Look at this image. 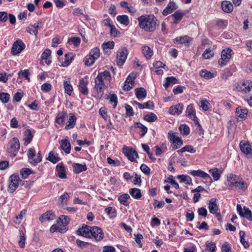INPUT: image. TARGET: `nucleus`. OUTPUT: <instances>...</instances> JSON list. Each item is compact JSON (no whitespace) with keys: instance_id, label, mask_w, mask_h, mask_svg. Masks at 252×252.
<instances>
[{"instance_id":"1","label":"nucleus","mask_w":252,"mask_h":252,"mask_svg":"<svg viewBox=\"0 0 252 252\" xmlns=\"http://www.w3.org/2000/svg\"><path fill=\"white\" fill-rule=\"evenodd\" d=\"M141 29L147 32H153L156 30L157 19L154 15H144L137 19Z\"/></svg>"},{"instance_id":"2","label":"nucleus","mask_w":252,"mask_h":252,"mask_svg":"<svg viewBox=\"0 0 252 252\" xmlns=\"http://www.w3.org/2000/svg\"><path fill=\"white\" fill-rule=\"evenodd\" d=\"M226 185L233 190L245 191L248 189V184L242 179H238L235 174H230L227 177Z\"/></svg>"},{"instance_id":"3","label":"nucleus","mask_w":252,"mask_h":252,"mask_svg":"<svg viewBox=\"0 0 252 252\" xmlns=\"http://www.w3.org/2000/svg\"><path fill=\"white\" fill-rule=\"evenodd\" d=\"M24 184L23 181L20 179L18 174H13L8 179V191L12 193L20 185Z\"/></svg>"},{"instance_id":"4","label":"nucleus","mask_w":252,"mask_h":252,"mask_svg":"<svg viewBox=\"0 0 252 252\" xmlns=\"http://www.w3.org/2000/svg\"><path fill=\"white\" fill-rule=\"evenodd\" d=\"M100 50L98 48L95 47L93 48L87 55L84 60L85 64L87 66H90L93 65L95 61L100 56Z\"/></svg>"},{"instance_id":"5","label":"nucleus","mask_w":252,"mask_h":252,"mask_svg":"<svg viewBox=\"0 0 252 252\" xmlns=\"http://www.w3.org/2000/svg\"><path fill=\"white\" fill-rule=\"evenodd\" d=\"M232 50L230 48L223 49L221 53V58L218 61L219 64L223 67L227 64L233 54Z\"/></svg>"},{"instance_id":"6","label":"nucleus","mask_w":252,"mask_h":252,"mask_svg":"<svg viewBox=\"0 0 252 252\" xmlns=\"http://www.w3.org/2000/svg\"><path fill=\"white\" fill-rule=\"evenodd\" d=\"M107 88V86L95 78L94 86L95 92L93 96L97 99H100L103 95L104 90Z\"/></svg>"},{"instance_id":"7","label":"nucleus","mask_w":252,"mask_h":252,"mask_svg":"<svg viewBox=\"0 0 252 252\" xmlns=\"http://www.w3.org/2000/svg\"><path fill=\"white\" fill-rule=\"evenodd\" d=\"M168 138L171 142L172 147L174 150L179 148L183 144L182 138L177 136V133L174 132L172 131H169L168 132Z\"/></svg>"},{"instance_id":"8","label":"nucleus","mask_w":252,"mask_h":252,"mask_svg":"<svg viewBox=\"0 0 252 252\" xmlns=\"http://www.w3.org/2000/svg\"><path fill=\"white\" fill-rule=\"evenodd\" d=\"M9 147L7 148V152L10 156L15 157L20 148L19 140L16 137L13 138L9 142Z\"/></svg>"},{"instance_id":"9","label":"nucleus","mask_w":252,"mask_h":252,"mask_svg":"<svg viewBox=\"0 0 252 252\" xmlns=\"http://www.w3.org/2000/svg\"><path fill=\"white\" fill-rule=\"evenodd\" d=\"M104 234L101 228L98 226H92L90 238L93 241L99 242L104 238Z\"/></svg>"},{"instance_id":"10","label":"nucleus","mask_w":252,"mask_h":252,"mask_svg":"<svg viewBox=\"0 0 252 252\" xmlns=\"http://www.w3.org/2000/svg\"><path fill=\"white\" fill-rule=\"evenodd\" d=\"M235 89L240 92L248 93L252 90V81L246 80L243 82L237 83L235 85Z\"/></svg>"},{"instance_id":"11","label":"nucleus","mask_w":252,"mask_h":252,"mask_svg":"<svg viewBox=\"0 0 252 252\" xmlns=\"http://www.w3.org/2000/svg\"><path fill=\"white\" fill-rule=\"evenodd\" d=\"M186 115L193 120L196 125H198V127L200 128L201 127V125H200L198 119L196 116L195 110L194 109L193 105L192 104H190L189 105L186 110Z\"/></svg>"},{"instance_id":"12","label":"nucleus","mask_w":252,"mask_h":252,"mask_svg":"<svg viewBox=\"0 0 252 252\" xmlns=\"http://www.w3.org/2000/svg\"><path fill=\"white\" fill-rule=\"evenodd\" d=\"M95 79L100 81L102 83L108 87L111 80V76L108 71L105 70L103 72H99Z\"/></svg>"},{"instance_id":"13","label":"nucleus","mask_w":252,"mask_h":252,"mask_svg":"<svg viewBox=\"0 0 252 252\" xmlns=\"http://www.w3.org/2000/svg\"><path fill=\"white\" fill-rule=\"evenodd\" d=\"M25 44L21 40H17L13 44L11 54L13 55L19 54L25 49Z\"/></svg>"},{"instance_id":"14","label":"nucleus","mask_w":252,"mask_h":252,"mask_svg":"<svg viewBox=\"0 0 252 252\" xmlns=\"http://www.w3.org/2000/svg\"><path fill=\"white\" fill-rule=\"evenodd\" d=\"M128 51L126 48H124L121 51H119L117 54V63L119 66L124 64L127 59Z\"/></svg>"},{"instance_id":"15","label":"nucleus","mask_w":252,"mask_h":252,"mask_svg":"<svg viewBox=\"0 0 252 252\" xmlns=\"http://www.w3.org/2000/svg\"><path fill=\"white\" fill-rule=\"evenodd\" d=\"M89 84V81L87 77L81 78L79 80L78 85V89L79 92L85 95H87L89 94V90L87 86Z\"/></svg>"},{"instance_id":"16","label":"nucleus","mask_w":252,"mask_h":252,"mask_svg":"<svg viewBox=\"0 0 252 252\" xmlns=\"http://www.w3.org/2000/svg\"><path fill=\"white\" fill-rule=\"evenodd\" d=\"M135 78L136 75L134 73H130L128 76L126 80L125 81L123 86V90L124 91H128L133 88Z\"/></svg>"},{"instance_id":"17","label":"nucleus","mask_w":252,"mask_h":252,"mask_svg":"<svg viewBox=\"0 0 252 252\" xmlns=\"http://www.w3.org/2000/svg\"><path fill=\"white\" fill-rule=\"evenodd\" d=\"M123 152L125 155L131 161H134L135 158H138L137 152L132 148L125 147L123 149Z\"/></svg>"},{"instance_id":"18","label":"nucleus","mask_w":252,"mask_h":252,"mask_svg":"<svg viewBox=\"0 0 252 252\" xmlns=\"http://www.w3.org/2000/svg\"><path fill=\"white\" fill-rule=\"evenodd\" d=\"M43 24L42 21H40L34 24H30L26 29V31L28 32L31 34H34L37 36L38 33V29L41 28Z\"/></svg>"},{"instance_id":"19","label":"nucleus","mask_w":252,"mask_h":252,"mask_svg":"<svg viewBox=\"0 0 252 252\" xmlns=\"http://www.w3.org/2000/svg\"><path fill=\"white\" fill-rule=\"evenodd\" d=\"M67 117V121L65 126L64 129L65 130H69L74 127L76 123L77 118L72 113H69Z\"/></svg>"},{"instance_id":"20","label":"nucleus","mask_w":252,"mask_h":252,"mask_svg":"<svg viewBox=\"0 0 252 252\" xmlns=\"http://www.w3.org/2000/svg\"><path fill=\"white\" fill-rule=\"evenodd\" d=\"M92 229V227L86 225H83L77 231V233L78 235L90 238Z\"/></svg>"},{"instance_id":"21","label":"nucleus","mask_w":252,"mask_h":252,"mask_svg":"<svg viewBox=\"0 0 252 252\" xmlns=\"http://www.w3.org/2000/svg\"><path fill=\"white\" fill-rule=\"evenodd\" d=\"M184 105L183 103H179L171 106L169 109V113L172 115H179L182 113Z\"/></svg>"},{"instance_id":"22","label":"nucleus","mask_w":252,"mask_h":252,"mask_svg":"<svg viewBox=\"0 0 252 252\" xmlns=\"http://www.w3.org/2000/svg\"><path fill=\"white\" fill-rule=\"evenodd\" d=\"M67 117V114L65 111H62L58 113L55 120L56 124L61 126H63L65 123L66 118Z\"/></svg>"},{"instance_id":"23","label":"nucleus","mask_w":252,"mask_h":252,"mask_svg":"<svg viewBox=\"0 0 252 252\" xmlns=\"http://www.w3.org/2000/svg\"><path fill=\"white\" fill-rule=\"evenodd\" d=\"M189 174L194 177H199L204 179H211L210 176L205 172L201 169L197 170H192L189 172Z\"/></svg>"},{"instance_id":"24","label":"nucleus","mask_w":252,"mask_h":252,"mask_svg":"<svg viewBox=\"0 0 252 252\" xmlns=\"http://www.w3.org/2000/svg\"><path fill=\"white\" fill-rule=\"evenodd\" d=\"M56 175L61 179H65L66 175L65 172L64 166L62 162L59 163L56 166Z\"/></svg>"},{"instance_id":"25","label":"nucleus","mask_w":252,"mask_h":252,"mask_svg":"<svg viewBox=\"0 0 252 252\" xmlns=\"http://www.w3.org/2000/svg\"><path fill=\"white\" fill-rule=\"evenodd\" d=\"M240 148L241 151L246 155H249L252 152V145L249 142L243 143L242 141L240 143Z\"/></svg>"},{"instance_id":"26","label":"nucleus","mask_w":252,"mask_h":252,"mask_svg":"<svg viewBox=\"0 0 252 252\" xmlns=\"http://www.w3.org/2000/svg\"><path fill=\"white\" fill-rule=\"evenodd\" d=\"M72 168L74 173L76 174H79L82 172L86 171L87 169V167L85 163L80 164L74 163L72 164Z\"/></svg>"},{"instance_id":"27","label":"nucleus","mask_w":252,"mask_h":252,"mask_svg":"<svg viewBox=\"0 0 252 252\" xmlns=\"http://www.w3.org/2000/svg\"><path fill=\"white\" fill-rule=\"evenodd\" d=\"M178 8L176 3L174 1L170 2L166 8L163 10L162 14L166 16L169 14L171 13L174 10Z\"/></svg>"},{"instance_id":"28","label":"nucleus","mask_w":252,"mask_h":252,"mask_svg":"<svg viewBox=\"0 0 252 252\" xmlns=\"http://www.w3.org/2000/svg\"><path fill=\"white\" fill-rule=\"evenodd\" d=\"M191 41V38L188 36L185 35L183 36L177 37L174 39L175 43L179 42L182 44H184L185 46H189V42Z\"/></svg>"},{"instance_id":"29","label":"nucleus","mask_w":252,"mask_h":252,"mask_svg":"<svg viewBox=\"0 0 252 252\" xmlns=\"http://www.w3.org/2000/svg\"><path fill=\"white\" fill-rule=\"evenodd\" d=\"M217 200L216 198H212L209 201L208 209L209 212L213 214H217L218 211V206L217 204Z\"/></svg>"},{"instance_id":"30","label":"nucleus","mask_w":252,"mask_h":252,"mask_svg":"<svg viewBox=\"0 0 252 252\" xmlns=\"http://www.w3.org/2000/svg\"><path fill=\"white\" fill-rule=\"evenodd\" d=\"M55 218V214L52 211H49L45 213L39 218V220L41 222L45 220H52Z\"/></svg>"},{"instance_id":"31","label":"nucleus","mask_w":252,"mask_h":252,"mask_svg":"<svg viewBox=\"0 0 252 252\" xmlns=\"http://www.w3.org/2000/svg\"><path fill=\"white\" fill-rule=\"evenodd\" d=\"M61 148L66 154H69L71 150V145L67 139H63L60 142Z\"/></svg>"},{"instance_id":"32","label":"nucleus","mask_w":252,"mask_h":252,"mask_svg":"<svg viewBox=\"0 0 252 252\" xmlns=\"http://www.w3.org/2000/svg\"><path fill=\"white\" fill-rule=\"evenodd\" d=\"M221 8L225 13H230L233 11L232 4L229 1L224 0L221 2Z\"/></svg>"},{"instance_id":"33","label":"nucleus","mask_w":252,"mask_h":252,"mask_svg":"<svg viewBox=\"0 0 252 252\" xmlns=\"http://www.w3.org/2000/svg\"><path fill=\"white\" fill-rule=\"evenodd\" d=\"M135 94L138 99L144 98L147 95L146 90L142 87L136 88L135 90Z\"/></svg>"},{"instance_id":"34","label":"nucleus","mask_w":252,"mask_h":252,"mask_svg":"<svg viewBox=\"0 0 252 252\" xmlns=\"http://www.w3.org/2000/svg\"><path fill=\"white\" fill-rule=\"evenodd\" d=\"M177 83H178V79L176 77L173 76L167 77L165 78V82L163 86L166 89L169 86Z\"/></svg>"},{"instance_id":"35","label":"nucleus","mask_w":252,"mask_h":252,"mask_svg":"<svg viewBox=\"0 0 252 252\" xmlns=\"http://www.w3.org/2000/svg\"><path fill=\"white\" fill-rule=\"evenodd\" d=\"M130 196L128 194L124 193L119 196L118 200L120 204L127 207L129 205V202L128 201V200Z\"/></svg>"},{"instance_id":"36","label":"nucleus","mask_w":252,"mask_h":252,"mask_svg":"<svg viewBox=\"0 0 252 252\" xmlns=\"http://www.w3.org/2000/svg\"><path fill=\"white\" fill-rule=\"evenodd\" d=\"M129 193L131 196L135 199H139L142 197L141 190L137 188H134L130 189Z\"/></svg>"},{"instance_id":"37","label":"nucleus","mask_w":252,"mask_h":252,"mask_svg":"<svg viewBox=\"0 0 252 252\" xmlns=\"http://www.w3.org/2000/svg\"><path fill=\"white\" fill-rule=\"evenodd\" d=\"M63 85L64 89V92L69 95H71L73 91V87L71 84L70 79L68 78L67 80L63 81Z\"/></svg>"},{"instance_id":"38","label":"nucleus","mask_w":252,"mask_h":252,"mask_svg":"<svg viewBox=\"0 0 252 252\" xmlns=\"http://www.w3.org/2000/svg\"><path fill=\"white\" fill-rule=\"evenodd\" d=\"M142 50L144 56L148 59H150L153 55V50L148 46H143Z\"/></svg>"},{"instance_id":"39","label":"nucleus","mask_w":252,"mask_h":252,"mask_svg":"<svg viewBox=\"0 0 252 252\" xmlns=\"http://www.w3.org/2000/svg\"><path fill=\"white\" fill-rule=\"evenodd\" d=\"M248 110L245 108H242L241 107H238L236 109V116L241 119L246 118Z\"/></svg>"},{"instance_id":"40","label":"nucleus","mask_w":252,"mask_h":252,"mask_svg":"<svg viewBox=\"0 0 252 252\" xmlns=\"http://www.w3.org/2000/svg\"><path fill=\"white\" fill-rule=\"evenodd\" d=\"M24 140L26 145L29 144L33 138V134L30 129H27L24 132Z\"/></svg>"},{"instance_id":"41","label":"nucleus","mask_w":252,"mask_h":252,"mask_svg":"<svg viewBox=\"0 0 252 252\" xmlns=\"http://www.w3.org/2000/svg\"><path fill=\"white\" fill-rule=\"evenodd\" d=\"M184 14L178 10L176 11L174 14H173L171 16L174 19V23L177 24L179 23V22L182 19Z\"/></svg>"},{"instance_id":"42","label":"nucleus","mask_w":252,"mask_h":252,"mask_svg":"<svg viewBox=\"0 0 252 252\" xmlns=\"http://www.w3.org/2000/svg\"><path fill=\"white\" fill-rule=\"evenodd\" d=\"M209 172L212 176L215 181H218L220 177V173L217 168H214L209 170Z\"/></svg>"},{"instance_id":"43","label":"nucleus","mask_w":252,"mask_h":252,"mask_svg":"<svg viewBox=\"0 0 252 252\" xmlns=\"http://www.w3.org/2000/svg\"><path fill=\"white\" fill-rule=\"evenodd\" d=\"M117 20L121 24L127 26L129 23V20L128 16L126 15H119L117 17Z\"/></svg>"},{"instance_id":"44","label":"nucleus","mask_w":252,"mask_h":252,"mask_svg":"<svg viewBox=\"0 0 252 252\" xmlns=\"http://www.w3.org/2000/svg\"><path fill=\"white\" fill-rule=\"evenodd\" d=\"M214 55L213 49L209 48L206 49L202 55V57L204 59H210Z\"/></svg>"},{"instance_id":"45","label":"nucleus","mask_w":252,"mask_h":252,"mask_svg":"<svg viewBox=\"0 0 252 252\" xmlns=\"http://www.w3.org/2000/svg\"><path fill=\"white\" fill-rule=\"evenodd\" d=\"M177 178L180 180L181 183H185L187 185H190L192 183V180L189 176L179 175L177 176Z\"/></svg>"},{"instance_id":"46","label":"nucleus","mask_w":252,"mask_h":252,"mask_svg":"<svg viewBox=\"0 0 252 252\" xmlns=\"http://www.w3.org/2000/svg\"><path fill=\"white\" fill-rule=\"evenodd\" d=\"M200 75L201 77L206 79H210L215 77L214 74L205 69H202L200 71Z\"/></svg>"},{"instance_id":"47","label":"nucleus","mask_w":252,"mask_h":252,"mask_svg":"<svg viewBox=\"0 0 252 252\" xmlns=\"http://www.w3.org/2000/svg\"><path fill=\"white\" fill-rule=\"evenodd\" d=\"M244 212L240 216L242 217L246 218L249 220H252V211L249 208L244 207L243 208Z\"/></svg>"},{"instance_id":"48","label":"nucleus","mask_w":252,"mask_h":252,"mask_svg":"<svg viewBox=\"0 0 252 252\" xmlns=\"http://www.w3.org/2000/svg\"><path fill=\"white\" fill-rule=\"evenodd\" d=\"M105 212L109 216L110 219H113L117 216L116 210L113 209L112 207H108L105 208Z\"/></svg>"},{"instance_id":"49","label":"nucleus","mask_w":252,"mask_h":252,"mask_svg":"<svg viewBox=\"0 0 252 252\" xmlns=\"http://www.w3.org/2000/svg\"><path fill=\"white\" fill-rule=\"evenodd\" d=\"M135 125L136 127L139 128L140 129L139 134L141 136H144L147 133L148 129L143 124L140 123H136Z\"/></svg>"},{"instance_id":"50","label":"nucleus","mask_w":252,"mask_h":252,"mask_svg":"<svg viewBox=\"0 0 252 252\" xmlns=\"http://www.w3.org/2000/svg\"><path fill=\"white\" fill-rule=\"evenodd\" d=\"M69 221V217L64 215H62L60 218H59L57 223L61 225H62L63 226H65L68 224Z\"/></svg>"},{"instance_id":"51","label":"nucleus","mask_w":252,"mask_h":252,"mask_svg":"<svg viewBox=\"0 0 252 252\" xmlns=\"http://www.w3.org/2000/svg\"><path fill=\"white\" fill-rule=\"evenodd\" d=\"M239 235L240 237V242L243 245L245 248L247 249L250 247L249 243L245 240V232L244 231H240Z\"/></svg>"},{"instance_id":"52","label":"nucleus","mask_w":252,"mask_h":252,"mask_svg":"<svg viewBox=\"0 0 252 252\" xmlns=\"http://www.w3.org/2000/svg\"><path fill=\"white\" fill-rule=\"evenodd\" d=\"M46 159L53 163H56L59 161L60 158L58 156L57 154H55L53 152L51 151Z\"/></svg>"},{"instance_id":"53","label":"nucleus","mask_w":252,"mask_h":252,"mask_svg":"<svg viewBox=\"0 0 252 252\" xmlns=\"http://www.w3.org/2000/svg\"><path fill=\"white\" fill-rule=\"evenodd\" d=\"M137 106L139 108L142 109L144 108H147L149 109H153L154 108V104L152 101H148L144 103H138Z\"/></svg>"},{"instance_id":"54","label":"nucleus","mask_w":252,"mask_h":252,"mask_svg":"<svg viewBox=\"0 0 252 252\" xmlns=\"http://www.w3.org/2000/svg\"><path fill=\"white\" fill-rule=\"evenodd\" d=\"M158 119L156 115L152 112L145 115L144 117V119L148 122H154Z\"/></svg>"},{"instance_id":"55","label":"nucleus","mask_w":252,"mask_h":252,"mask_svg":"<svg viewBox=\"0 0 252 252\" xmlns=\"http://www.w3.org/2000/svg\"><path fill=\"white\" fill-rule=\"evenodd\" d=\"M179 129L180 131V132L182 134L184 135H188L190 133V128L189 126L187 125H181Z\"/></svg>"},{"instance_id":"56","label":"nucleus","mask_w":252,"mask_h":252,"mask_svg":"<svg viewBox=\"0 0 252 252\" xmlns=\"http://www.w3.org/2000/svg\"><path fill=\"white\" fill-rule=\"evenodd\" d=\"M31 173V170L27 168H22L20 170V175L23 179H26Z\"/></svg>"},{"instance_id":"57","label":"nucleus","mask_w":252,"mask_h":252,"mask_svg":"<svg viewBox=\"0 0 252 252\" xmlns=\"http://www.w3.org/2000/svg\"><path fill=\"white\" fill-rule=\"evenodd\" d=\"M65 60L64 62L63 63V66H67L70 64L72 60V53H69L68 54H66L65 55Z\"/></svg>"},{"instance_id":"58","label":"nucleus","mask_w":252,"mask_h":252,"mask_svg":"<svg viewBox=\"0 0 252 252\" xmlns=\"http://www.w3.org/2000/svg\"><path fill=\"white\" fill-rule=\"evenodd\" d=\"M35 156V151L33 148H30L27 152V156L29 160V162L31 164V162L34 160L33 158Z\"/></svg>"},{"instance_id":"59","label":"nucleus","mask_w":252,"mask_h":252,"mask_svg":"<svg viewBox=\"0 0 252 252\" xmlns=\"http://www.w3.org/2000/svg\"><path fill=\"white\" fill-rule=\"evenodd\" d=\"M69 199V196L66 192H64L63 194L60 197V202L63 205H67Z\"/></svg>"},{"instance_id":"60","label":"nucleus","mask_w":252,"mask_h":252,"mask_svg":"<svg viewBox=\"0 0 252 252\" xmlns=\"http://www.w3.org/2000/svg\"><path fill=\"white\" fill-rule=\"evenodd\" d=\"M206 249L210 252H215L216 251V244L213 242H206Z\"/></svg>"},{"instance_id":"61","label":"nucleus","mask_w":252,"mask_h":252,"mask_svg":"<svg viewBox=\"0 0 252 252\" xmlns=\"http://www.w3.org/2000/svg\"><path fill=\"white\" fill-rule=\"evenodd\" d=\"M80 39L78 37H72L69 38L68 40V43H72L76 47L80 45Z\"/></svg>"},{"instance_id":"62","label":"nucleus","mask_w":252,"mask_h":252,"mask_svg":"<svg viewBox=\"0 0 252 252\" xmlns=\"http://www.w3.org/2000/svg\"><path fill=\"white\" fill-rule=\"evenodd\" d=\"M10 99V95L6 93H0V100L3 103H7Z\"/></svg>"},{"instance_id":"63","label":"nucleus","mask_w":252,"mask_h":252,"mask_svg":"<svg viewBox=\"0 0 252 252\" xmlns=\"http://www.w3.org/2000/svg\"><path fill=\"white\" fill-rule=\"evenodd\" d=\"M167 182L170 183L175 189H178L179 188V184L174 180V177L173 175H170L168 177Z\"/></svg>"},{"instance_id":"64","label":"nucleus","mask_w":252,"mask_h":252,"mask_svg":"<svg viewBox=\"0 0 252 252\" xmlns=\"http://www.w3.org/2000/svg\"><path fill=\"white\" fill-rule=\"evenodd\" d=\"M201 106L200 107L202 108V109L204 111H207L209 109V102L205 99H201L200 100Z\"/></svg>"}]
</instances>
